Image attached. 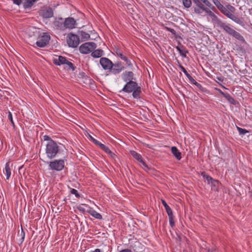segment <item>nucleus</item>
Instances as JSON below:
<instances>
[{
	"instance_id": "5",
	"label": "nucleus",
	"mask_w": 252,
	"mask_h": 252,
	"mask_svg": "<svg viewBox=\"0 0 252 252\" xmlns=\"http://www.w3.org/2000/svg\"><path fill=\"white\" fill-rule=\"evenodd\" d=\"M65 160L54 159L49 163V167L51 170L60 171L64 167Z\"/></svg>"
},
{
	"instance_id": "47",
	"label": "nucleus",
	"mask_w": 252,
	"mask_h": 252,
	"mask_svg": "<svg viewBox=\"0 0 252 252\" xmlns=\"http://www.w3.org/2000/svg\"><path fill=\"white\" fill-rule=\"evenodd\" d=\"M77 209L80 211H82V212H84L85 211V209L84 208H83L81 206H79L77 207Z\"/></svg>"
},
{
	"instance_id": "38",
	"label": "nucleus",
	"mask_w": 252,
	"mask_h": 252,
	"mask_svg": "<svg viewBox=\"0 0 252 252\" xmlns=\"http://www.w3.org/2000/svg\"><path fill=\"white\" fill-rule=\"evenodd\" d=\"M217 1V2H215V1H214V2L215 3V4L216 5V6L217 7V8L219 9V10H220V6H223L224 5H222V4H221L220 3V1H218V0H216Z\"/></svg>"
},
{
	"instance_id": "2",
	"label": "nucleus",
	"mask_w": 252,
	"mask_h": 252,
	"mask_svg": "<svg viewBox=\"0 0 252 252\" xmlns=\"http://www.w3.org/2000/svg\"><path fill=\"white\" fill-rule=\"evenodd\" d=\"M220 11L227 18L230 19L237 24L241 26L244 25L242 19L233 14L235 11V8L230 4H227L225 6H220Z\"/></svg>"
},
{
	"instance_id": "42",
	"label": "nucleus",
	"mask_w": 252,
	"mask_h": 252,
	"mask_svg": "<svg viewBox=\"0 0 252 252\" xmlns=\"http://www.w3.org/2000/svg\"><path fill=\"white\" fill-rule=\"evenodd\" d=\"M43 140L44 141H48V142H50L51 141H54L48 135H44V136H43Z\"/></svg>"
},
{
	"instance_id": "3",
	"label": "nucleus",
	"mask_w": 252,
	"mask_h": 252,
	"mask_svg": "<svg viewBox=\"0 0 252 252\" xmlns=\"http://www.w3.org/2000/svg\"><path fill=\"white\" fill-rule=\"evenodd\" d=\"M60 145L55 141L48 142L46 145L45 153L48 158L53 159L56 157L58 154L60 152Z\"/></svg>"
},
{
	"instance_id": "29",
	"label": "nucleus",
	"mask_w": 252,
	"mask_h": 252,
	"mask_svg": "<svg viewBox=\"0 0 252 252\" xmlns=\"http://www.w3.org/2000/svg\"><path fill=\"white\" fill-rule=\"evenodd\" d=\"M161 202L162 205L164 206L166 211L168 215L173 213L170 207L167 205L165 200H162Z\"/></svg>"
},
{
	"instance_id": "53",
	"label": "nucleus",
	"mask_w": 252,
	"mask_h": 252,
	"mask_svg": "<svg viewBox=\"0 0 252 252\" xmlns=\"http://www.w3.org/2000/svg\"><path fill=\"white\" fill-rule=\"evenodd\" d=\"M218 79L219 80H221V79H220L219 78H218Z\"/></svg>"
},
{
	"instance_id": "18",
	"label": "nucleus",
	"mask_w": 252,
	"mask_h": 252,
	"mask_svg": "<svg viewBox=\"0 0 252 252\" xmlns=\"http://www.w3.org/2000/svg\"><path fill=\"white\" fill-rule=\"evenodd\" d=\"M39 0H24L23 7L25 9H30L34 4V3Z\"/></svg>"
},
{
	"instance_id": "44",
	"label": "nucleus",
	"mask_w": 252,
	"mask_h": 252,
	"mask_svg": "<svg viewBox=\"0 0 252 252\" xmlns=\"http://www.w3.org/2000/svg\"><path fill=\"white\" fill-rule=\"evenodd\" d=\"M139 162H140V163H141L142 164V165H143L144 167H146V168H148V165H147V164L145 163V162L143 160L142 158H141V160H139Z\"/></svg>"
},
{
	"instance_id": "12",
	"label": "nucleus",
	"mask_w": 252,
	"mask_h": 252,
	"mask_svg": "<svg viewBox=\"0 0 252 252\" xmlns=\"http://www.w3.org/2000/svg\"><path fill=\"white\" fill-rule=\"evenodd\" d=\"M121 77L124 82L126 83L135 80L134 74L132 71L126 70L124 71L121 74Z\"/></svg>"
},
{
	"instance_id": "52",
	"label": "nucleus",
	"mask_w": 252,
	"mask_h": 252,
	"mask_svg": "<svg viewBox=\"0 0 252 252\" xmlns=\"http://www.w3.org/2000/svg\"><path fill=\"white\" fill-rule=\"evenodd\" d=\"M250 196L252 198V190L251 191H250Z\"/></svg>"
},
{
	"instance_id": "32",
	"label": "nucleus",
	"mask_w": 252,
	"mask_h": 252,
	"mask_svg": "<svg viewBox=\"0 0 252 252\" xmlns=\"http://www.w3.org/2000/svg\"><path fill=\"white\" fill-rule=\"evenodd\" d=\"M65 64L66 65V66L68 69H71L72 71L74 70L75 67L74 66V65L72 63L70 62L67 60Z\"/></svg>"
},
{
	"instance_id": "49",
	"label": "nucleus",
	"mask_w": 252,
	"mask_h": 252,
	"mask_svg": "<svg viewBox=\"0 0 252 252\" xmlns=\"http://www.w3.org/2000/svg\"><path fill=\"white\" fill-rule=\"evenodd\" d=\"M218 92L223 96L226 93H223L222 91H221L220 89H217Z\"/></svg>"
},
{
	"instance_id": "36",
	"label": "nucleus",
	"mask_w": 252,
	"mask_h": 252,
	"mask_svg": "<svg viewBox=\"0 0 252 252\" xmlns=\"http://www.w3.org/2000/svg\"><path fill=\"white\" fill-rule=\"evenodd\" d=\"M179 66L181 68L182 71L185 73V74L186 75V76H187L189 74L188 73V72H187V71L186 70V69H185V68L183 65H182L179 63Z\"/></svg>"
},
{
	"instance_id": "41",
	"label": "nucleus",
	"mask_w": 252,
	"mask_h": 252,
	"mask_svg": "<svg viewBox=\"0 0 252 252\" xmlns=\"http://www.w3.org/2000/svg\"><path fill=\"white\" fill-rule=\"evenodd\" d=\"M195 85L199 89H200V90H201L202 91H204V90H205V88L204 87H202V86L198 83H195Z\"/></svg>"
},
{
	"instance_id": "40",
	"label": "nucleus",
	"mask_w": 252,
	"mask_h": 252,
	"mask_svg": "<svg viewBox=\"0 0 252 252\" xmlns=\"http://www.w3.org/2000/svg\"><path fill=\"white\" fill-rule=\"evenodd\" d=\"M210 183L214 187L218 186L219 185V182L217 180L213 179L212 181H210Z\"/></svg>"
},
{
	"instance_id": "6",
	"label": "nucleus",
	"mask_w": 252,
	"mask_h": 252,
	"mask_svg": "<svg viewBox=\"0 0 252 252\" xmlns=\"http://www.w3.org/2000/svg\"><path fill=\"white\" fill-rule=\"evenodd\" d=\"M96 47V44L93 42H86L80 46L79 51L82 54H87L92 53Z\"/></svg>"
},
{
	"instance_id": "28",
	"label": "nucleus",
	"mask_w": 252,
	"mask_h": 252,
	"mask_svg": "<svg viewBox=\"0 0 252 252\" xmlns=\"http://www.w3.org/2000/svg\"><path fill=\"white\" fill-rule=\"evenodd\" d=\"M122 60H123L124 61H125L126 62V65L127 67H129V68H130L131 69H132L133 64H132L131 61L129 59H128V58L127 57H126L125 56L123 58Z\"/></svg>"
},
{
	"instance_id": "26",
	"label": "nucleus",
	"mask_w": 252,
	"mask_h": 252,
	"mask_svg": "<svg viewBox=\"0 0 252 252\" xmlns=\"http://www.w3.org/2000/svg\"><path fill=\"white\" fill-rule=\"evenodd\" d=\"M99 146L103 151H104L106 153L110 155L112 157L113 155H114V154L112 153V152L110 151L109 148L106 147L104 144L100 143V144L99 145Z\"/></svg>"
},
{
	"instance_id": "50",
	"label": "nucleus",
	"mask_w": 252,
	"mask_h": 252,
	"mask_svg": "<svg viewBox=\"0 0 252 252\" xmlns=\"http://www.w3.org/2000/svg\"><path fill=\"white\" fill-rule=\"evenodd\" d=\"M92 252H100V250L99 249H96L94 251Z\"/></svg>"
},
{
	"instance_id": "15",
	"label": "nucleus",
	"mask_w": 252,
	"mask_h": 252,
	"mask_svg": "<svg viewBox=\"0 0 252 252\" xmlns=\"http://www.w3.org/2000/svg\"><path fill=\"white\" fill-rule=\"evenodd\" d=\"M62 18H55L53 22L55 27L58 30H63L65 29L64 22Z\"/></svg>"
},
{
	"instance_id": "20",
	"label": "nucleus",
	"mask_w": 252,
	"mask_h": 252,
	"mask_svg": "<svg viewBox=\"0 0 252 252\" xmlns=\"http://www.w3.org/2000/svg\"><path fill=\"white\" fill-rule=\"evenodd\" d=\"M171 152L178 160H180L182 158L181 153L175 146L171 147Z\"/></svg>"
},
{
	"instance_id": "24",
	"label": "nucleus",
	"mask_w": 252,
	"mask_h": 252,
	"mask_svg": "<svg viewBox=\"0 0 252 252\" xmlns=\"http://www.w3.org/2000/svg\"><path fill=\"white\" fill-rule=\"evenodd\" d=\"M5 173L6 175V180H8L11 176V168L10 167V162H8L6 163L5 166Z\"/></svg>"
},
{
	"instance_id": "27",
	"label": "nucleus",
	"mask_w": 252,
	"mask_h": 252,
	"mask_svg": "<svg viewBox=\"0 0 252 252\" xmlns=\"http://www.w3.org/2000/svg\"><path fill=\"white\" fill-rule=\"evenodd\" d=\"M130 152L131 156L138 161H139V160H141V158H142V156L139 154L137 153V152L134 151H131Z\"/></svg>"
},
{
	"instance_id": "45",
	"label": "nucleus",
	"mask_w": 252,
	"mask_h": 252,
	"mask_svg": "<svg viewBox=\"0 0 252 252\" xmlns=\"http://www.w3.org/2000/svg\"><path fill=\"white\" fill-rule=\"evenodd\" d=\"M117 56L118 57H119L121 58V60H122L123 59V58L125 56V55H123L122 52L121 53H119Z\"/></svg>"
},
{
	"instance_id": "46",
	"label": "nucleus",
	"mask_w": 252,
	"mask_h": 252,
	"mask_svg": "<svg viewBox=\"0 0 252 252\" xmlns=\"http://www.w3.org/2000/svg\"><path fill=\"white\" fill-rule=\"evenodd\" d=\"M167 30L171 32L172 33H173V34H175V31L173 29H171V28H167Z\"/></svg>"
},
{
	"instance_id": "48",
	"label": "nucleus",
	"mask_w": 252,
	"mask_h": 252,
	"mask_svg": "<svg viewBox=\"0 0 252 252\" xmlns=\"http://www.w3.org/2000/svg\"><path fill=\"white\" fill-rule=\"evenodd\" d=\"M122 52V51L120 49H119V48L116 49V50L115 51V52H116V54L117 55H118L119 53H120Z\"/></svg>"
},
{
	"instance_id": "34",
	"label": "nucleus",
	"mask_w": 252,
	"mask_h": 252,
	"mask_svg": "<svg viewBox=\"0 0 252 252\" xmlns=\"http://www.w3.org/2000/svg\"><path fill=\"white\" fill-rule=\"evenodd\" d=\"M70 193L71 194H74L77 198H79L80 197V194L78 192V191L75 189H72L70 190Z\"/></svg>"
},
{
	"instance_id": "30",
	"label": "nucleus",
	"mask_w": 252,
	"mask_h": 252,
	"mask_svg": "<svg viewBox=\"0 0 252 252\" xmlns=\"http://www.w3.org/2000/svg\"><path fill=\"white\" fill-rule=\"evenodd\" d=\"M201 175L203 178L207 181L208 184L210 183V181L213 180V178L209 175L207 174L205 172L201 173Z\"/></svg>"
},
{
	"instance_id": "43",
	"label": "nucleus",
	"mask_w": 252,
	"mask_h": 252,
	"mask_svg": "<svg viewBox=\"0 0 252 252\" xmlns=\"http://www.w3.org/2000/svg\"><path fill=\"white\" fill-rule=\"evenodd\" d=\"M22 0H13V3L15 4L19 5L21 4Z\"/></svg>"
},
{
	"instance_id": "23",
	"label": "nucleus",
	"mask_w": 252,
	"mask_h": 252,
	"mask_svg": "<svg viewBox=\"0 0 252 252\" xmlns=\"http://www.w3.org/2000/svg\"><path fill=\"white\" fill-rule=\"evenodd\" d=\"M177 50L179 52L180 55L184 58H186L187 57V53H188V51L186 50L184 46L181 45L180 46H177L176 47Z\"/></svg>"
},
{
	"instance_id": "10",
	"label": "nucleus",
	"mask_w": 252,
	"mask_h": 252,
	"mask_svg": "<svg viewBox=\"0 0 252 252\" xmlns=\"http://www.w3.org/2000/svg\"><path fill=\"white\" fill-rule=\"evenodd\" d=\"M50 39V35L44 33L43 35L38 38V40L36 42V45L39 47H44L48 44Z\"/></svg>"
},
{
	"instance_id": "31",
	"label": "nucleus",
	"mask_w": 252,
	"mask_h": 252,
	"mask_svg": "<svg viewBox=\"0 0 252 252\" xmlns=\"http://www.w3.org/2000/svg\"><path fill=\"white\" fill-rule=\"evenodd\" d=\"M169 217V220L170 226L173 227L175 225L174 221V216L173 213L168 215Z\"/></svg>"
},
{
	"instance_id": "16",
	"label": "nucleus",
	"mask_w": 252,
	"mask_h": 252,
	"mask_svg": "<svg viewBox=\"0 0 252 252\" xmlns=\"http://www.w3.org/2000/svg\"><path fill=\"white\" fill-rule=\"evenodd\" d=\"M67 59L62 56H59L53 60V63L57 65H61V64H65Z\"/></svg>"
},
{
	"instance_id": "35",
	"label": "nucleus",
	"mask_w": 252,
	"mask_h": 252,
	"mask_svg": "<svg viewBox=\"0 0 252 252\" xmlns=\"http://www.w3.org/2000/svg\"><path fill=\"white\" fill-rule=\"evenodd\" d=\"M8 118L10 121L11 124H12L13 126L14 127L15 125H14V121L13 120L12 115V113L10 111L8 112Z\"/></svg>"
},
{
	"instance_id": "39",
	"label": "nucleus",
	"mask_w": 252,
	"mask_h": 252,
	"mask_svg": "<svg viewBox=\"0 0 252 252\" xmlns=\"http://www.w3.org/2000/svg\"><path fill=\"white\" fill-rule=\"evenodd\" d=\"M89 137L91 139V140L96 145L99 146L100 142H99L98 141L96 140L91 135H89Z\"/></svg>"
},
{
	"instance_id": "37",
	"label": "nucleus",
	"mask_w": 252,
	"mask_h": 252,
	"mask_svg": "<svg viewBox=\"0 0 252 252\" xmlns=\"http://www.w3.org/2000/svg\"><path fill=\"white\" fill-rule=\"evenodd\" d=\"M187 77L192 84L195 85V83H197V82L192 77V76L189 74Z\"/></svg>"
},
{
	"instance_id": "33",
	"label": "nucleus",
	"mask_w": 252,
	"mask_h": 252,
	"mask_svg": "<svg viewBox=\"0 0 252 252\" xmlns=\"http://www.w3.org/2000/svg\"><path fill=\"white\" fill-rule=\"evenodd\" d=\"M237 129L238 130L239 134L240 135H245L246 133L249 132V131H248L247 130L238 126H237Z\"/></svg>"
},
{
	"instance_id": "4",
	"label": "nucleus",
	"mask_w": 252,
	"mask_h": 252,
	"mask_svg": "<svg viewBox=\"0 0 252 252\" xmlns=\"http://www.w3.org/2000/svg\"><path fill=\"white\" fill-rule=\"evenodd\" d=\"M195 4L198 8H195L194 11L197 13H200V9L204 11L211 18V22L215 25L218 22L220 19L209 8L206 7L205 6V4L202 2H199L196 0H195Z\"/></svg>"
},
{
	"instance_id": "7",
	"label": "nucleus",
	"mask_w": 252,
	"mask_h": 252,
	"mask_svg": "<svg viewBox=\"0 0 252 252\" xmlns=\"http://www.w3.org/2000/svg\"><path fill=\"white\" fill-rule=\"evenodd\" d=\"M67 43L70 47L76 48L80 43L79 35L70 33L67 36Z\"/></svg>"
},
{
	"instance_id": "22",
	"label": "nucleus",
	"mask_w": 252,
	"mask_h": 252,
	"mask_svg": "<svg viewBox=\"0 0 252 252\" xmlns=\"http://www.w3.org/2000/svg\"><path fill=\"white\" fill-rule=\"evenodd\" d=\"M79 36H80L81 38V40L83 41L88 40L90 38V35L83 31H80L78 32Z\"/></svg>"
},
{
	"instance_id": "19",
	"label": "nucleus",
	"mask_w": 252,
	"mask_h": 252,
	"mask_svg": "<svg viewBox=\"0 0 252 252\" xmlns=\"http://www.w3.org/2000/svg\"><path fill=\"white\" fill-rule=\"evenodd\" d=\"M103 55V51L101 49H96L93 50L91 53V56L94 58H98L102 56Z\"/></svg>"
},
{
	"instance_id": "21",
	"label": "nucleus",
	"mask_w": 252,
	"mask_h": 252,
	"mask_svg": "<svg viewBox=\"0 0 252 252\" xmlns=\"http://www.w3.org/2000/svg\"><path fill=\"white\" fill-rule=\"evenodd\" d=\"M132 96L134 98L139 99L140 98V94L142 93L141 88L140 86H138L132 92Z\"/></svg>"
},
{
	"instance_id": "25",
	"label": "nucleus",
	"mask_w": 252,
	"mask_h": 252,
	"mask_svg": "<svg viewBox=\"0 0 252 252\" xmlns=\"http://www.w3.org/2000/svg\"><path fill=\"white\" fill-rule=\"evenodd\" d=\"M223 97L231 104L235 105L236 101L235 99L228 93H226Z\"/></svg>"
},
{
	"instance_id": "1",
	"label": "nucleus",
	"mask_w": 252,
	"mask_h": 252,
	"mask_svg": "<svg viewBox=\"0 0 252 252\" xmlns=\"http://www.w3.org/2000/svg\"><path fill=\"white\" fill-rule=\"evenodd\" d=\"M215 25L222 29L225 33L234 37L240 41L242 42H245V39L243 36L239 32L231 28L229 24H226L220 19Z\"/></svg>"
},
{
	"instance_id": "14",
	"label": "nucleus",
	"mask_w": 252,
	"mask_h": 252,
	"mask_svg": "<svg viewBox=\"0 0 252 252\" xmlns=\"http://www.w3.org/2000/svg\"><path fill=\"white\" fill-rule=\"evenodd\" d=\"M64 24L65 28L72 29L75 28L76 22L73 18L68 17L65 19Z\"/></svg>"
},
{
	"instance_id": "11",
	"label": "nucleus",
	"mask_w": 252,
	"mask_h": 252,
	"mask_svg": "<svg viewBox=\"0 0 252 252\" xmlns=\"http://www.w3.org/2000/svg\"><path fill=\"white\" fill-rule=\"evenodd\" d=\"M138 86V84L134 80L132 81H128L126 83L122 89V91L127 93H132V92Z\"/></svg>"
},
{
	"instance_id": "9",
	"label": "nucleus",
	"mask_w": 252,
	"mask_h": 252,
	"mask_svg": "<svg viewBox=\"0 0 252 252\" xmlns=\"http://www.w3.org/2000/svg\"><path fill=\"white\" fill-rule=\"evenodd\" d=\"M126 67L121 62H117L112 63L109 72L113 74L117 75L120 74L122 71L125 70Z\"/></svg>"
},
{
	"instance_id": "13",
	"label": "nucleus",
	"mask_w": 252,
	"mask_h": 252,
	"mask_svg": "<svg viewBox=\"0 0 252 252\" xmlns=\"http://www.w3.org/2000/svg\"><path fill=\"white\" fill-rule=\"evenodd\" d=\"M99 63L104 70H110L113 62L108 58L102 57L99 60Z\"/></svg>"
},
{
	"instance_id": "8",
	"label": "nucleus",
	"mask_w": 252,
	"mask_h": 252,
	"mask_svg": "<svg viewBox=\"0 0 252 252\" xmlns=\"http://www.w3.org/2000/svg\"><path fill=\"white\" fill-rule=\"evenodd\" d=\"M38 13L40 16L42 17L43 19H49L54 15V12L53 9L48 6H44L41 7Z\"/></svg>"
},
{
	"instance_id": "17",
	"label": "nucleus",
	"mask_w": 252,
	"mask_h": 252,
	"mask_svg": "<svg viewBox=\"0 0 252 252\" xmlns=\"http://www.w3.org/2000/svg\"><path fill=\"white\" fill-rule=\"evenodd\" d=\"M87 213L90 214L93 217L99 220L102 219V216L94 210L93 209L91 208H89V209L87 211Z\"/></svg>"
},
{
	"instance_id": "51",
	"label": "nucleus",
	"mask_w": 252,
	"mask_h": 252,
	"mask_svg": "<svg viewBox=\"0 0 252 252\" xmlns=\"http://www.w3.org/2000/svg\"><path fill=\"white\" fill-rule=\"evenodd\" d=\"M249 12L250 14H252V8L249 9Z\"/></svg>"
}]
</instances>
